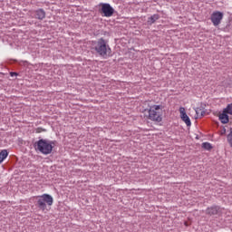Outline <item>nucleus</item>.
Wrapping results in <instances>:
<instances>
[{
    "mask_svg": "<svg viewBox=\"0 0 232 232\" xmlns=\"http://www.w3.org/2000/svg\"><path fill=\"white\" fill-rule=\"evenodd\" d=\"M148 115H146L149 121L153 122H162V115H164V106L162 105H150L149 109L145 110Z\"/></svg>",
    "mask_w": 232,
    "mask_h": 232,
    "instance_id": "1",
    "label": "nucleus"
},
{
    "mask_svg": "<svg viewBox=\"0 0 232 232\" xmlns=\"http://www.w3.org/2000/svg\"><path fill=\"white\" fill-rule=\"evenodd\" d=\"M93 46L97 53H99V55H101L104 59L111 55V48H110V45H108V43L103 38H101L97 42H94Z\"/></svg>",
    "mask_w": 232,
    "mask_h": 232,
    "instance_id": "2",
    "label": "nucleus"
},
{
    "mask_svg": "<svg viewBox=\"0 0 232 232\" xmlns=\"http://www.w3.org/2000/svg\"><path fill=\"white\" fill-rule=\"evenodd\" d=\"M55 142L44 139H41L35 142V150L43 153V155H50L53 151Z\"/></svg>",
    "mask_w": 232,
    "mask_h": 232,
    "instance_id": "3",
    "label": "nucleus"
},
{
    "mask_svg": "<svg viewBox=\"0 0 232 232\" xmlns=\"http://www.w3.org/2000/svg\"><path fill=\"white\" fill-rule=\"evenodd\" d=\"M34 198L37 208H39L41 211H46V205L49 206V208L53 205V198L49 194L35 196Z\"/></svg>",
    "mask_w": 232,
    "mask_h": 232,
    "instance_id": "4",
    "label": "nucleus"
},
{
    "mask_svg": "<svg viewBox=\"0 0 232 232\" xmlns=\"http://www.w3.org/2000/svg\"><path fill=\"white\" fill-rule=\"evenodd\" d=\"M101 14H103L104 17H111V15H113V13L115 12V10L113 9V7H111V5H110V4H101Z\"/></svg>",
    "mask_w": 232,
    "mask_h": 232,
    "instance_id": "5",
    "label": "nucleus"
},
{
    "mask_svg": "<svg viewBox=\"0 0 232 232\" xmlns=\"http://www.w3.org/2000/svg\"><path fill=\"white\" fill-rule=\"evenodd\" d=\"M210 19L214 26H218V24H220L222 22V19H224V14L220 13L219 11H216L211 14Z\"/></svg>",
    "mask_w": 232,
    "mask_h": 232,
    "instance_id": "6",
    "label": "nucleus"
},
{
    "mask_svg": "<svg viewBox=\"0 0 232 232\" xmlns=\"http://www.w3.org/2000/svg\"><path fill=\"white\" fill-rule=\"evenodd\" d=\"M179 115L181 121H183V122H185L187 126H191V120L189 119V116H188V114L186 113V108H179Z\"/></svg>",
    "mask_w": 232,
    "mask_h": 232,
    "instance_id": "7",
    "label": "nucleus"
},
{
    "mask_svg": "<svg viewBox=\"0 0 232 232\" xmlns=\"http://www.w3.org/2000/svg\"><path fill=\"white\" fill-rule=\"evenodd\" d=\"M35 14V19H39L40 21H43V19H44V17H46V12H44V9H38L36 11H34Z\"/></svg>",
    "mask_w": 232,
    "mask_h": 232,
    "instance_id": "8",
    "label": "nucleus"
},
{
    "mask_svg": "<svg viewBox=\"0 0 232 232\" xmlns=\"http://www.w3.org/2000/svg\"><path fill=\"white\" fill-rule=\"evenodd\" d=\"M218 209H220V208L217 206L210 207L207 208L206 213L207 215H217L218 213Z\"/></svg>",
    "mask_w": 232,
    "mask_h": 232,
    "instance_id": "9",
    "label": "nucleus"
},
{
    "mask_svg": "<svg viewBox=\"0 0 232 232\" xmlns=\"http://www.w3.org/2000/svg\"><path fill=\"white\" fill-rule=\"evenodd\" d=\"M219 121H221L222 124H227L229 122L228 114L223 111V113L219 114Z\"/></svg>",
    "mask_w": 232,
    "mask_h": 232,
    "instance_id": "10",
    "label": "nucleus"
},
{
    "mask_svg": "<svg viewBox=\"0 0 232 232\" xmlns=\"http://www.w3.org/2000/svg\"><path fill=\"white\" fill-rule=\"evenodd\" d=\"M8 157V150H3L0 152V164L5 161V159Z\"/></svg>",
    "mask_w": 232,
    "mask_h": 232,
    "instance_id": "11",
    "label": "nucleus"
},
{
    "mask_svg": "<svg viewBox=\"0 0 232 232\" xmlns=\"http://www.w3.org/2000/svg\"><path fill=\"white\" fill-rule=\"evenodd\" d=\"M223 111H224V113H227L228 115H232V103L228 104L227 106V108H225Z\"/></svg>",
    "mask_w": 232,
    "mask_h": 232,
    "instance_id": "12",
    "label": "nucleus"
},
{
    "mask_svg": "<svg viewBox=\"0 0 232 232\" xmlns=\"http://www.w3.org/2000/svg\"><path fill=\"white\" fill-rule=\"evenodd\" d=\"M202 148H204V150H208V151L209 150H213V146H211V143L209 142L202 143Z\"/></svg>",
    "mask_w": 232,
    "mask_h": 232,
    "instance_id": "13",
    "label": "nucleus"
},
{
    "mask_svg": "<svg viewBox=\"0 0 232 232\" xmlns=\"http://www.w3.org/2000/svg\"><path fill=\"white\" fill-rule=\"evenodd\" d=\"M159 18H160L159 14H153L149 18V21H150L151 23H155V21H159Z\"/></svg>",
    "mask_w": 232,
    "mask_h": 232,
    "instance_id": "14",
    "label": "nucleus"
},
{
    "mask_svg": "<svg viewBox=\"0 0 232 232\" xmlns=\"http://www.w3.org/2000/svg\"><path fill=\"white\" fill-rule=\"evenodd\" d=\"M196 115H197V119H198V117H200V116L202 117L204 115V114H202V110L201 109H196Z\"/></svg>",
    "mask_w": 232,
    "mask_h": 232,
    "instance_id": "15",
    "label": "nucleus"
},
{
    "mask_svg": "<svg viewBox=\"0 0 232 232\" xmlns=\"http://www.w3.org/2000/svg\"><path fill=\"white\" fill-rule=\"evenodd\" d=\"M43 131H46V129H43V127H38L35 129V133H43Z\"/></svg>",
    "mask_w": 232,
    "mask_h": 232,
    "instance_id": "16",
    "label": "nucleus"
},
{
    "mask_svg": "<svg viewBox=\"0 0 232 232\" xmlns=\"http://www.w3.org/2000/svg\"><path fill=\"white\" fill-rule=\"evenodd\" d=\"M11 75L14 76V75H17L16 72H11Z\"/></svg>",
    "mask_w": 232,
    "mask_h": 232,
    "instance_id": "17",
    "label": "nucleus"
}]
</instances>
